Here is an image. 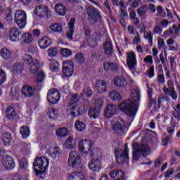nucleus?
I'll use <instances>...</instances> for the list:
<instances>
[{"mask_svg": "<svg viewBox=\"0 0 180 180\" xmlns=\"http://www.w3.org/2000/svg\"><path fill=\"white\" fill-rule=\"evenodd\" d=\"M132 101L130 99L124 100L118 108L122 112H124L129 117L136 116L137 108L140 102V89H134L131 93Z\"/></svg>", "mask_w": 180, "mask_h": 180, "instance_id": "nucleus-1", "label": "nucleus"}, {"mask_svg": "<svg viewBox=\"0 0 180 180\" xmlns=\"http://www.w3.org/2000/svg\"><path fill=\"white\" fill-rule=\"evenodd\" d=\"M133 148V160L134 161H139L140 156L147 157L150 154V147L146 143L139 144L137 142H134L132 145Z\"/></svg>", "mask_w": 180, "mask_h": 180, "instance_id": "nucleus-2", "label": "nucleus"}, {"mask_svg": "<svg viewBox=\"0 0 180 180\" xmlns=\"http://www.w3.org/2000/svg\"><path fill=\"white\" fill-rule=\"evenodd\" d=\"M112 129L119 134L123 135L127 133L130 124L126 122L122 117H116L112 119Z\"/></svg>", "mask_w": 180, "mask_h": 180, "instance_id": "nucleus-3", "label": "nucleus"}, {"mask_svg": "<svg viewBox=\"0 0 180 180\" xmlns=\"http://www.w3.org/2000/svg\"><path fill=\"white\" fill-rule=\"evenodd\" d=\"M49 159L44 156L35 158L34 162H33V167L37 175H40L44 172H46L47 168H49Z\"/></svg>", "mask_w": 180, "mask_h": 180, "instance_id": "nucleus-4", "label": "nucleus"}, {"mask_svg": "<svg viewBox=\"0 0 180 180\" xmlns=\"http://www.w3.org/2000/svg\"><path fill=\"white\" fill-rule=\"evenodd\" d=\"M114 153L117 164L129 162V147H127V143L124 146V151L122 149H115Z\"/></svg>", "mask_w": 180, "mask_h": 180, "instance_id": "nucleus-5", "label": "nucleus"}, {"mask_svg": "<svg viewBox=\"0 0 180 180\" xmlns=\"http://www.w3.org/2000/svg\"><path fill=\"white\" fill-rule=\"evenodd\" d=\"M27 15L23 10H18L14 15V21L20 29L26 27Z\"/></svg>", "mask_w": 180, "mask_h": 180, "instance_id": "nucleus-6", "label": "nucleus"}, {"mask_svg": "<svg viewBox=\"0 0 180 180\" xmlns=\"http://www.w3.org/2000/svg\"><path fill=\"white\" fill-rule=\"evenodd\" d=\"M68 164L72 168H79L81 165V155L77 151H72L69 153Z\"/></svg>", "mask_w": 180, "mask_h": 180, "instance_id": "nucleus-7", "label": "nucleus"}, {"mask_svg": "<svg viewBox=\"0 0 180 180\" xmlns=\"http://www.w3.org/2000/svg\"><path fill=\"white\" fill-rule=\"evenodd\" d=\"M60 98L61 95L60 94V91H58V90L51 89L48 91L47 101L49 102V103H51L52 105L58 103Z\"/></svg>", "mask_w": 180, "mask_h": 180, "instance_id": "nucleus-8", "label": "nucleus"}, {"mask_svg": "<svg viewBox=\"0 0 180 180\" xmlns=\"http://www.w3.org/2000/svg\"><path fill=\"white\" fill-rule=\"evenodd\" d=\"M127 64L129 70H136L137 65V59L136 58V53L131 51L127 53Z\"/></svg>", "mask_w": 180, "mask_h": 180, "instance_id": "nucleus-9", "label": "nucleus"}, {"mask_svg": "<svg viewBox=\"0 0 180 180\" xmlns=\"http://www.w3.org/2000/svg\"><path fill=\"white\" fill-rule=\"evenodd\" d=\"M63 72L65 77H71L74 74V63L71 60H65L63 65Z\"/></svg>", "mask_w": 180, "mask_h": 180, "instance_id": "nucleus-10", "label": "nucleus"}, {"mask_svg": "<svg viewBox=\"0 0 180 180\" xmlns=\"http://www.w3.org/2000/svg\"><path fill=\"white\" fill-rule=\"evenodd\" d=\"M79 148L83 154H88L92 152V143L88 140H82L79 143Z\"/></svg>", "mask_w": 180, "mask_h": 180, "instance_id": "nucleus-11", "label": "nucleus"}, {"mask_svg": "<svg viewBox=\"0 0 180 180\" xmlns=\"http://www.w3.org/2000/svg\"><path fill=\"white\" fill-rule=\"evenodd\" d=\"M114 84L115 86H119L120 88H127V86L133 84V80L128 82L123 77H117L114 79Z\"/></svg>", "mask_w": 180, "mask_h": 180, "instance_id": "nucleus-12", "label": "nucleus"}, {"mask_svg": "<svg viewBox=\"0 0 180 180\" xmlns=\"http://www.w3.org/2000/svg\"><path fill=\"white\" fill-rule=\"evenodd\" d=\"M103 51L104 53L108 57H110L113 55V44H112V40L110 38H107L103 43Z\"/></svg>", "mask_w": 180, "mask_h": 180, "instance_id": "nucleus-13", "label": "nucleus"}, {"mask_svg": "<svg viewBox=\"0 0 180 180\" xmlns=\"http://www.w3.org/2000/svg\"><path fill=\"white\" fill-rule=\"evenodd\" d=\"M86 13L90 22H92V20H96L98 18H99V12L98 11V9L95 8L94 6H88L86 8Z\"/></svg>", "mask_w": 180, "mask_h": 180, "instance_id": "nucleus-14", "label": "nucleus"}, {"mask_svg": "<svg viewBox=\"0 0 180 180\" xmlns=\"http://www.w3.org/2000/svg\"><path fill=\"white\" fill-rule=\"evenodd\" d=\"M22 34V32L17 27H12L8 32V39L11 41L16 43L19 41V37Z\"/></svg>", "mask_w": 180, "mask_h": 180, "instance_id": "nucleus-15", "label": "nucleus"}, {"mask_svg": "<svg viewBox=\"0 0 180 180\" xmlns=\"http://www.w3.org/2000/svg\"><path fill=\"white\" fill-rule=\"evenodd\" d=\"M2 165L6 168V169L12 170L15 168V160L10 155L4 156L2 159Z\"/></svg>", "mask_w": 180, "mask_h": 180, "instance_id": "nucleus-16", "label": "nucleus"}, {"mask_svg": "<svg viewBox=\"0 0 180 180\" xmlns=\"http://www.w3.org/2000/svg\"><path fill=\"white\" fill-rule=\"evenodd\" d=\"M35 11L37 15H39V16H46V18L51 16V13L49 7L46 6H38L36 7Z\"/></svg>", "mask_w": 180, "mask_h": 180, "instance_id": "nucleus-17", "label": "nucleus"}, {"mask_svg": "<svg viewBox=\"0 0 180 180\" xmlns=\"http://www.w3.org/2000/svg\"><path fill=\"white\" fill-rule=\"evenodd\" d=\"M116 112H117V106L113 104H109L105 107L104 116L105 117H112L116 114Z\"/></svg>", "mask_w": 180, "mask_h": 180, "instance_id": "nucleus-18", "label": "nucleus"}, {"mask_svg": "<svg viewBox=\"0 0 180 180\" xmlns=\"http://www.w3.org/2000/svg\"><path fill=\"white\" fill-rule=\"evenodd\" d=\"M51 44H53V41L47 37H43L38 41V45L42 50H46V49L50 47Z\"/></svg>", "mask_w": 180, "mask_h": 180, "instance_id": "nucleus-19", "label": "nucleus"}, {"mask_svg": "<svg viewBox=\"0 0 180 180\" xmlns=\"http://www.w3.org/2000/svg\"><path fill=\"white\" fill-rule=\"evenodd\" d=\"M21 92L25 98H32V96H34L36 89L29 85H25L22 86Z\"/></svg>", "mask_w": 180, "mask_h": 180, "instance_id": "nucleus-20", "label": "nucleus"}, {"mask_svg": "<svg viewBox=\"0 0 180 180\" xmlns=\"http://www.w3.org/2000/svg\"><path fill=\"white\" fill-rule=\"evenodd\" d=\"M104 70L105 71H112V72H117L119 71V64L113 62H105L103 63Z\"/></svg>", "mask_w": 180, "mask_h": 180, "instance_id": "nucleus-21", "label": "nucleus"}, {"mask_svg": "<svg viewBox=\"0 0 180 180\" xmlns=\"http://www.w3.org/2000/svg\"><path fill=\"white\" fill-rule=\"evenodd\" d=\"M101 160L99 159L91 160V161L89 163L88 167L89 169L91 171H94L95 172H98L101 170Z\"/></svg>", "mask_w": 180, "mask_h": 180, "instance_id": "nucleus-22", "label": "nucleus"}, {"mask_svg": "<svg viewBox=\"0 0 180 180\" xmlns=\"http://www.w3.org/2000/svg\"><path fill=\"white\" fill-rule=\"evenodd\" d=\"M110 176L112 179L122 180L124 178V172L122 169H115L111 171Z\"/></svg>", "mask_w": 180, "mask_h": 180, "instance_id": "nucleus-23", "label": "nucleus"}, {"mask_svg": "<svg viewBox=\"0 0 180 180\" xmlns=\"http://www.w3.org/2000/svg\"><path fill=\"white\" fill-rule=\"evenodd\" d=\"M75 25V18H72L70 19L69 23H68V29L69 31L66 34L67 39L72 41V35L74 34V27Z\"/></svg>", "mask_w": 180, "mask_h": 180, "instance_id": "nucleus-24", "label": "nucleus"}, {"mask_svg": "<svg viewBox=\"0 0 180 180\" xmlns=\"http://www.w3.org/2000/svg\"><path fill=\"white\" fill-rule=\"evenodd\" d=\"M48 154L53 160H56L58 157H60V148L55 146L54 148H49Z\"/></svg>", "mask_w": 180, "mask_h": 180, "instance_id": "nucleus-25", "label": "nucleus"}, {"mask_svg": "<svg viewBox=\"0 0 180 180\" xmlns=\"http://www.w3.org/2000/svg\"><path fill=\"white\" fill-rule=\"evenodd\" d=\"M6 116L9 120H15L16 119V111L14 110L12 106L7 107Z\"/></svg>", "mask_w": 180, "mask_h": 180, "instance_id": "nucleus-26", "label": "nucleus"}, {"mask_svg": "<svg viewBox=\"0 0 180 180\" xmlns=\"http://www.w3.org/2000/svg\"><path fill=\"white\" fill-rule=\"evenodd\" d=\"M68 180H86L82 172H75L68 176Z\"/></svg>", "mask_w": 180, "mask_h": 180, "instance_id": "nucleus-27", "label": "nucleus"}, {"mask_svg": "<svg viewBox=\"0 0 180 180\" xmlns=\"http://www.w3.org/2000/svg\"><path fill=\"white\" fill-rule=\"evenodd\" d=\"M29 68L31 74H37L40 70V62L37 60H34L32 64L29 66Z\"/></svg>", "mask_w": 180, "mask_h": 180, "instance_id": "nucleus-28", "label": "nucleus"}, {"mask_svg": "<svg viewBox=\"0 0 180 180\" xmlns=\"http://www.w3.org/2000/svg\"><path fill=\"white\" fill-rule=\"evenodd\" d=\"M55 11L58 15H60V16H65L67 8L61 4H58L55 6Z\"/></svg>", "mask_w": 180, "mask_h": 180, "instance_id": "nucleus-29", "label": "nucleus"}, {"mask_svg": "<svg viewBox=\"0 0 180 180\" xmlns=\"http://www.w3.org/2000/svg\"><path fill=\"white\" fill-rule=\"evenodd\" d=\"M20 133L22 139H27L30 136V129L27 126H22L20 128Z\"/></svg>", "mask_w": 180, "mask_h": 180, "instance_id": "nucleus-30", "label": "nucleus"}, {"mask_svg": "<svg viewBox=\"0 0 180 180\" xmlns=\"http://www.w3.org/2000/svg\"><path fill=\"white\" fill-rule=\"evenodd\" d=\"M48 116L51 120H56L58 116V111L55 108H50L48 109Z\"/></svg>", "mask_w": 180, "mask_h": 180, "instance_id": "nucleus-31", "label": "nucleus"}, {"mask_svg": "<svg viewBox=\"0 0 180 180\" xmlns=\"http://www.w3.org/2000/svg\"><path fill=\"white\" fill-rule=\"evenodd\" d=\"M0 54L4 60H11L12 58V53H11V51L6 48L1 49Z\"/></svg>", "mask_w": 180, "mask_h": 180, "instance_id": "nucleus-32", "label": "nucleus"}, {"mask_svg": "<svg viewBox=\"0 0 180 180\" xmlns=\"http://www.w3.org/2000/svg\"><path fill=\"white\" fill-rule=\"evenodd\" d=\"M3 143L6 146H11V142L12 141V134L9 132H6L3 134Z\"/></svg>", "mask_w": 180, "mask_h": 180, "instance_id": "nucleus-33", "label": "nucleus"}, {"mask_svg": "<svg viewBox=\"0 0 180 180\" xmlns=\"http://www.w3.org/2000/svg\"><path fill=\"white\" fill-rule=\"evenodd\" d=\"M101 115V110L98 108H90L89 110V117H93V119H96Z\"/></svg>", "mask_w": 180, "mask_h": 180, "instance_id": "nucleus-34", "label": "nucleus"}, {"mask_svg": "<svg viewBox=\"0 0 180 180\" xmlns=\"http://www.w3.org/2000/svg\"><path fill=\"white\" fill-rule=\"evenodd\" d=\"M49 68L52 72H58L60 63H58L57 60H53L49 63Z\"/></svg>", "mask_w": 180, "mask_h": 180, "instance_id": "nucleus-35", "label": "nucleus"}, {"mask_svg": "<svg viewBox=\"0 0 180 180\" xmlns=\"http://www.w3.org/2000/svg\"><path fill=\"white\" fill-rule=\"evenodd\" d=\"M66 148L72 150L75 147V142L74 141V137L69 136L65 142Z\"/></svg>", "mask_w": 180, "mask_h": 180, "instance_id": "nucleus-36", "label": "nucleus"}, {"mask_svg": "<svg viewBox=\"0 0 180 180\" xmlns=\"http://www.w3.org/2000/svg\"><path fill=\"white\" fill-rule=\"evenodd\" d=\"M81 107L79 105H74L70 108V115L74 117L75 116H79L81 115Z\"/></svg>", "mask_w": 180, "mask_h": 180, "instance_id": "nucleus-37", "label": "nucleus"}, {"mask_svg": "<svg viewBox=\"0 0 180 180\" xmlns=\"http://www.w3.org/2000/svg\"><path fill=\"white\" fill-rule=\"evenodd\" d=\"M56 134L58 137H65L68 135V129L65 127L59 128L56 130Z\"/></svg>", "mask_w": 180, "mask_h": 180, "instance_id": "nucleus-38", "label": "nucleus"}, {"mask_svg": "<svg viewBox=\"0 0 180 180\" xmlns=\"http://www.w3.org/2000/svg\"><path fill=\"white\" fill-rule=\"evenodd\" d=\"M50 29L54 33H60L63 32V25L60 23H53L50 26Z\"/></svg>", "mask_w": 180, "mask_h": 180, "instance_id": "nucleus-39", "label": "nucleus"}, {"mask_svg": "<svg viewBox=\"0 0 180 180\" xmlns=\"http://www.w3.org/2000/svg\"><path fill=\"white\" fill-rule=\"evenodd\" d=\"M110 98L112 99V101H122V96H120V94L119 91H112L110 92L109 94Z\"/></svg>", "mask_w": 180, "mask_h": 180, "instance_id": "nucleus-40", "label": "nucleus"}, {"mask_svg": "<svg viewBox=\"0 0 180 180\" xmlns=\"http://www.w3.org/2000/svg\"><path fill=\"white\" fill-rule=\"evenodd\" d=\"M153 89L151 88H148V97L149 100V108H151L153 105H157V100L153 98Z\"/></svg>", "mask_w": 180, "mask_h": 180, "instance_id": "nucleus-41", "label": "nucleus"}, {"mask_svg": "<svg viewBox=\"0 0 180 180\" xmlns=\"http://www.w3.org/2000/svg\"><path fill=\"white\" fill-rule=\"evenodd\" d=\"M22 37L23 39V43H25V44H29L32 43V41H33V37L32 36V34L29 32L24 33L22 35Z\"/></svg>", "mask_w": 180, "mask_h": 180, "instance_id": "nucleus-42", "label": "nucleus"}, {"mask_svg": "<svg viewBox=\"0 0 180 180\" xmlns=\"http://www.w3.org/2000/svg\"><path fill=\"white\" fill-rule=\"evenodd\" d=\"M75 127L77 131H84V130L86 129V125H85V123L77 120L75 122Z\"/></svg>", "mask_w": 180, "mask_h": 180, "instance_id": "nucleus-43", "label": "nucleus"}, {"mask_svg": "<svg viewBox=\"0 0 180 180\" xmlns=\"http://www.w3.org/2000/svg\"><path fill=\"white\" fill-rule=\"evenodd\" d=\"M23 60L25 64L28 65V67L34 63V59H33V57L30 54H25L23 56Z\"/></svg>", "mask_w": 180, "mask_h": 180, "instance_id": "nucleus-44", "label": "nucleus"}, {"mask_svg": "<svg viewBox=\"0 0 180 180\" xmlns=\"http://www.w3.org/2000/svg\"><path fill=\"white\" fill-rule=\"evenodd\" d=\"M75 60L79 65H81V64H84V61H85L84 53H77L75 56Z\"/></svg>", "mask_w": 180, "mask_h": 180, "instance_id": "nucleus-45", "label": "nucleus"}, {"mask_svg": "<svg viewBox=\"0 0 180 180\" xmlns=\"http://www.w3.org/2000/svg\"><path fill=\"white\" fill-rule=\"evenodd\" d=\"M167 86L168 87H167L166 86H165L163 87V91L165 93H167L169 91H171L172 89H175V87L174 86V82H172V80L171 79H169L167 82Z\"/></svg>", "mask_w": 180, "mask_h": 180, "instance_id": "nucleus-46", "label": "nucleus"}, {"mask_svg": "<svg viewBox=\"0 0 180 180\" xmlns=\"http://www.w3.org/2000/svg\"><path fill=\"white\" fill-rule=\"evenodd\" d=\"M22 71H23V65L19 63H15L13 68V72L14 74H20Z\"/></svg>", "mask_w": 180, "mask_h": 180, "instance_id": "nucleus-47", "label": "nucleus"}, {"mask_svg": "<svg viewBox=\"0 0 180 180\" xmlns=\"http://www.w3.org/2000/svg\"><path fill=\"white\" fill-rule=\"evenodd\" d=\"M60 54L63 56V57H70V56H72V51L71 49H68L66 48H62L60 50Z\"/></svg>", "mask_w": 180, "mask_h": 180, "instance_id": "nucleus-48", "label": "nucleus"}, {"mask_svg": "<svg viewBox=\"0 0 180 180\" xmlns=\"http://www.w3.org/2000/svg\"><path fill=\"white\" fill-rule=\"evenodd\" d=\"M146 12H147V6H142L137 9L138 15L141 18H144Z\"/></svg>", "mask_w": 180, "mask_h": 180, "instance_id": "nucleus-49", "label": "nucleus"}, {"mask_svg": "<svg viewBox=\"0 0 180 180\" xmlns=\"http://www.w3.org/2000/svg\"><path fill=\"white\" fill-rule=\"evenodd\" d=\"M57 53H58V51L56 47H51L47 50V54L49 57H56V56H57Z\"/></svg>", "mask_w": 180, "mask_h": 180, "instance_id": "nucleus-50", "label": "nucleus"}, {"mask_svg": "<svg viewBox=\"0 0 180 180\" xmlns=\"http://www.w3.org/2000/svg\"><path fill=\"white\" fill-rule=\"evenodd\" d=\"M94 106L96 109L101 110L102 108H103V98H98L96 100Z\"/></svg>", "mask_w": 180, "mask_h": 180, "instance_id": "nucleus-51", "label": "nucleus"}, {"mask_svg": "<svg viewBox=\"0 0 180 180\" xmlns=\"http://www.w3.org/2000/svg\"><path fill=\"white\" fill-rule=\"evenodd\" d=\"M165 94L166 95H168L169 96H172L174 101H176V99H178V94H176L175 89L169 90L167 93H165Z\"/></svg>", "mask_w": 180, "mask_h": 180, "instance_id": "nucleus-52", "label": "nucleus"}, {"mask_svg": "<svg viewBox=\"0 0 180 180\" xmlns=\"http://www.w3.org/2000/svg\"><path fill=\"white\" fill-rule=\"evenodd\" d=\"M46 79V74L44 72H39L37 76V81L38 82H43Z\"/></svg>", "mask_w": 180, "mask_h": 180, "instance_id": "nucleus-53", "label": "nucleus"}, {"mask_svg": "<svg viewBox=\"0 0 180 180\" xmlns=\"http://www.w3.org/2000/svg\"><path fill=\"white\" fill-rule=\"evenodd\" d=\"M8 14L6 16V20L8 21V23H12L13 18H12V8H8L7 9Z\"/></svg>", "mask_w": 180, "mask_h": 180, "instance_id": "nucleus-54", "label": "nucleus"}, {"mask_svg": "<svg viewBox=\"0 0 180 180\" xmlns=\"http://www.w3.org/2000/svg\"><path fill=\"white\" fill-rule=\"evenodd\" d=\"M5 81H6V75L4 70L0 69V85H2Z\"/></svg>", "mask_w": 180, "mask_h": 180, "instance_id": "nucleus-55", "label": "nucleus"}, {"mask_svg": "<svg viewBox=\"0 0 180 180\" xmlns=\"http://www.w3.org/2000/svg\"><path fill=\"white\" fill-rule=\"evenodd\" d=\"M79 101V97L77 94H74L70 101V105H74V103H77Z\"/></svg>", "mask_w": 180, "mask_h": 180, "instance_id": "nucleus-56", "label": "nucleus"}, {"mask_svg": "<svg viewBox=\"0 0 180 180\" xmlns=\"http://www.w3.org/2000/svg\"><path fill=\"white\" fill-rule=\"evenodd\" d=\"M84 94H86V96L88 98H91L94 92H92V90L91 89V87H86L83 90Z\"/></svg>", "mask_w": 180, "mask_h": 180, "instance_id": "nucleus-57", "label": "nucleus"}, {"mask_svg": "<svg viewBox=\"0 0 180 180\" xmlns=\"http://www.w3.org/2000/svg\"><path fill=\"white\" fill-rule=\"evenodd\" d=\"M108 87L106 86V82H104V83H103V85L101 86H100L97 91L98 92H99V94H105V91H107Z\"/></svg>", "mask_w": 180, "mask_h": 180, "instance_id": "nucleus-58", "label": "nucleus"}, {"mask_svg": "<svg viewBox=\"0 0 180 180\" xmlns=\"http://www.w3.org/2000/svg\"><path fill=\"white\" fill-rule=\"evenodd\" d=\"M146 74L149 78H153L155 75L154 73V65H152L148 70H147Z\"/></svg>", "mask_w": 180, "mask_h": 180, "instance_id": "nucleus-59", "label": "nucleus"}, {"mask_svg": "<svg viewBox=\"0 0 180 180\" xmlns=\"http://www.w3.org/2000/svg\"><path fill=\"white\" fill-rule=\"evenodd\" d=\"M144 37L153 45V35L151 32H145Z\"/></svg>", "mask_w": 180, "mask_h": 180, "instance_id": "nucleus-60", "label": "nucleus"}, {"mask_svg": "<svg viewBox=\"0 0 180 180\" xmlns=\"http://www.w3.org/2000/svg\"><path fill=\"white\" fill-rule=\"evenodd\" d=\"M19 164H20V167L22 168V169H25L29 166L27 161L25 160H21L19 162Z\"/></svg>", "mask_w": 180, "mask_h": 180, "instance_id": "nucleus-61", "label": "nucleus"}, {"mask_svg": "<svg viewBox=\"0 0 180 180\" xmlns=\"http://www.w3.org/2000/svg\"><path fill=\"white\" fill-rule=\"evenodd\" d=\"M143 63H148L149 64H153L154 61L153 60V56H147L143 59Z\"/></svg>", "mask_w": 180, "mask_h": 180, "instance_id": "nucleus-62", "label": "nucleus"}, {"mask_svg": "<svg viewBox=\"0 0 180 180\" xmlns=\"http://www.w3.org/2000/svg\"><path fill=\"white\" fill-rule=\"evenodd\" d=\"M127 30L130 34H134V35H136V32H137L136 31V29L133 27V25H129Z\"/></svg>", "mask_w": 180, "mask_h": 180, "instance_id": "nucleus-63", "label": "nucleus"}, {"mask_svg": "<svg viewBox=\"0 0 180 180\" xmlns=\"http://www.w3.org/2000/svg\"><path fill=\"white\" fill-rule=\"evenodd\" d=\"M12 180H22V176L18 174H14L11 175Z\"/></svg>", "mask_w": 180, "mask_h": 180, "instance_id": "nucleus-64", "label": "nucleus"}]
</instances>
